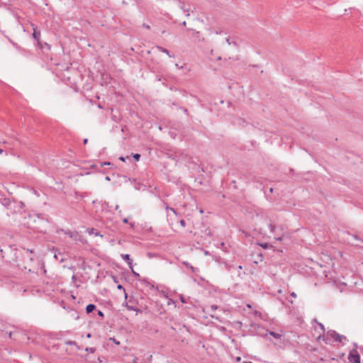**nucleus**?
<instances>
[{"label":"nucleus","mask_w":363,"mask_h":363,"mask_svg":"<svg viewBox=\"0 0 363 363\" xmlns=\"http://www.w3.org/2000/svg\"><path fill=\"white\" fill-rule=\"evenodd\" d=\"M243 363H252V362H250V361H246V362H244Z\"/></svg>","instance_id":"49530a36"},{"label":"nucleus","mask_w":363,"mask_h":363,"mask_svg":"<svg viewBox=\"0 0 363 363\" xmlns=\"http://www.w3.org/2000/svg\"><path fill=\"white\" fill-rule=\"evenodd\" d=\"M68 234H69V237H71V238H72V237H73V233H72V232H69V233H68Z\"/></svg>","instance_id":"4c0bfd02"},{"label":"nucleus","mask_w":363,"mask_h":363,"mask_svg":"<svg viewBox=\"0 0 363 363\" xmlns=\"http://www.w3.org/2000/svg\"><path fill=\"white\" fill-rule=\"evenodd\" d=\"M32 26H33V38L36 40L37 45L38 46V48L40 49L43 50V47L42 45V42L40 41V31L39 30H38L37 27H34V25H32Z\"/></svg>","instance_id":"7ed1b4c3"},{"label":"nucleus","mask_w":363,"mask_h":363,"mask_svg":"<svg viewBox=\"0 0 363 363\" xmlns=\"http://www.w3.org/2000/svg\"><path fill=\"white\" fill-rule=\"evenodd\" d=\"M89 235H94L95 236H97L99 235V232L97 231L96 229L93 228H87L86 230Z\"/></svg>","instance_id":"6e6552de"},{"label":"nucleus","mask_w":363,"mask_h":363,"mask_svg":"<svg viewBox=\"0 0 363 363\" xmlns=\"http://www.w3.org/2000/svg\"><path fill=\"white\" fill-rule=\"evenodd\" d=\"M179 1V3L180 4V8L181 9H182L184 12H186V16H189V9H185V6H184V3L182 1V0H178Z\"/></svg>","instance_id":"1a4fd4ad"},{"label":"nucleus","mask_w":363,"mask_h":363,"mask_svg":"<svg viewBox=\"0 0 363 363\" xmlns=\"http://www.w3.org/2000/svg\"><path fill=\"white\" fill-rule=\"evenodd\" d=\"M183 264L189 268L192 272H195V268L191 265L188 262H183Z\"/></svg>","instance_id":"4468645a"},{"label":"nucleus","mask_w":363,"mask_h":363,"mask_svg":"<svg viewBox=\"0 0 363 363\" xmlns=\"http://www.w3.org/2000/svg\"><path fill=\"white\" fill-rule=\"evenodd\" d=\"M182 25H183L184 26H185L186 25V21H184V22L182 23Z\"/></svg>","instance_id":"c03bdc74"},{"label":"nucleus","mask_w":363,"mask_h":363,"mask_svg":"<svg viewBox=\"0 0 363 363\" xmlns=\"http://www.w3.org/2000/svg\"><path fill=\"white\" fill-rule=\"evenodd\" d=\"M269 228L270 231H271L272 233H274L275 229H276V226H275L274 224L270 223V224L269 225Z\"/></svg>","instance_id":"4be33fe9"},{"label":"nucleus","mask_w":363,"mask_h":363,"mask_svg":"<svg viewBox=\"0 0 363 363\" xmlns=\"http://www.w3.org/2000/svg\"><path fill=\"white\" fill-rule=\"evenodd\" d=\"M96 309V306L94 304H93V303H90V304L86 306V312L87 314H89V313H92Z\"/></svg>","instance_id":"423d86ee"},{"label":"nucleus","mask_w":363,"mask_h":363,"mask_svg":"<svg viewBox=\"0 0 363 363\" xmlns=\"http://www.w3.org/2000/svg\"><path fill=\"white\" fill-rule=\"evenodd\" d=\"M145 284H147V286H150V288H154V286L151 284H150L149 282L147 281H145Z\"/></svg>","instance_id":"c85d7f7f"},{"label":"nucleus","mask_w":363,"mask_h":363,"mask_svg":"<svg viewBox=\"0 0 363 363\" xmlns=\"http://www.w3.org/2000/svg\"><path fill=\"white\" fill-rule=\"evenodd\" d=\"M215 33H216V34H220V33H221V32H220V31H218V30H216Z\"/></svg>","instance_id":"37998d69"},{"label":"nucleus","mask_w":363,"mask_h":363,"mask_svg":"<svg viewBox=\"0 0 363 363\" xmlns=\"http://www.w3.org/2000/svg\"><path fill=\"white\" fill-rule=\"evenodd\" d=\"M315 321L318 323V325L319 328H320V330H322V332L324 333H325V329L324 325H323V324H322L321 323H318V322H317L316 320H315Z\"/></svg>","instance_id":"aec40b11"},{"label":"nucleus","mask_w":363,"mask_h":363,"mask_svg":"<svg viewBox=\"0 0 363 363\" xmlns=\"http://www.w3.org/2000/svg\"><path fill=\"white\" fill-rule=\"evenodd\" d=\"M66 344L69 345H74L76 344V342L74 341H68L66 342Z\"/></svg>","instance_id":"a878e982"},{"label":"nucleus","mask_w":363,"mask_h":363,"mask_svg":"<svg viewBox=\"0 0 363 363\" xmlns=\"http://www.w3.org/2000/svg\"><path fill=\"white\" fill-rule=\"evenodd\" d=\"M0 203H1L3 206H6V207H8V206H10V204H11V201H10V199H8V198H4V199H0Z\"/></svg>","instance_id":"9d476101"},{"label":"nucleus","mask_w":363,"mask_h":363,"mask_svg":"<svg viewBox=\"0 0 363 363\" xmlns=\"http://www.w3.org/2000/svg\"><path fill=\"white\" fill-rule=\"evenodd\" d=\"M42 45H43V49L44 50L45 48H46L48 50H50V45L47 43H42Z\"/></svg>","instance_id":"6ab92c4d"},{"label":"nucleus","mask_w":363,"mask_h":363,"mask_svg":"<svg viewBox=\"0 0 363 363\" xmlns=\"http://www.w3.org/2000/svg\"><path fill=\"white\" fill-rule=\"evenodd\" d=\"M225 41H226V43H227L228 44H229V45H230V44H231V42L230 41V38H227L225 39Z\"/></svg>","instance_id":"7c9ffc66"},{"label":"nucleus","mask_w":363,"mask_h":363,"mask_svg":"<svg viewBox=\"0 0 363 363\" xmlns=\"http://www.w3.org/2000/svg\"><path fill=\"white\" fill-rule=\"evenodd\" d=\"M119 343L120 342L115 339V345H119Z\"/></svg>","instance_id":"ea45409f"},{"label":"nucleus","mask_w":363,"mask_h":363,"mask_svg":"<svg viewBox=\"0 0 363 363\" xmlns=\"http://www.w3.org/2000/svg\"><path fill=\"white\" fill-rule=\"evenodd\" d=\"M2 152H3V150L0 149V154H1Z\"/></svg>","instance_id":"09e8293b"},{"label":"nucleus","mask_w":363,"mask_h":363,"mask_svg":"<svg viewBox=\"0 0 363 363\" xmlns=\"http://www.w3.org/2000/svg\"><path fill=\"white\" fill-rule=\"evenodd\" d=\"M217 308H218V307H217V306H216V305H212V306H211V309L212 311H216V310L217 309Z\"/></svg>","instance_id":"bb28decb"},{"label":"nucleus","mask_w":363,"mask_h":363,"mask_svg":"<svg viewBox=\"0 0 363 363\" xmlns=\"http://www.w3.org/2000/svg\"><path fill=\"white\" fill-rule=\"evenodd\" d=\"M203 233L207 235V236H209V237H211L213 235L212 233H211V230L209 228H206L204 230H203Z\"/></svg>","instance_id":"dca6fc26"},{"label":"nucleus","mask_w":363,"mask_h":363,"mask_svg":"<svg viewBox=\"0 0 363 363\" xmlns=\"http://www.w3.org/2000/svg\"><path fill=\"white\" fill-rule=\"evenodd\" d=\"M179 223H180V225H181L183 228H184V227L186 226V222H185V220H183V219L180 220Z\"/></svg>","instance_id":"393cba45"},{"label":"nucleus","mask_w":363,"mask_h":363,"mask_svg":"<svg viewBox=\"0 0 363 363\" xmlns=\"http://www.w3.org/2000/svg\"><path fill=\"white\" fill-rule=\"evenodd\" d=\"M259 245L265 250L269 249V247H272V245H269L267 242L259 243Z\"/></svg>","instance_id":"2eb2a0df"},{"label":"nucleus","mask_w":363,"mask_h":363,"mask_svg":"<svg viewBox=\"0 0 363 363\" xmlns=\"http://www.w3.org/2000/svg\"><path fill=\"white\" fill-rule=\"evenodd\" d=\"M354 348L352 349L348 356V359L351 363H361L360 362V355L359 354L357 348V344H354Z\"/></svg>","instance_id":"f03ea898"},{"label":"nucleus","mask_w":363,"mask_h":363,"mask_svg":"<svg viewBox=\"0 0 363 363\" xmlns=\"http://www.w3.org/2000/svg\"><path fill=\"white\" fill-rule=\"evenodd\" d=\"M164 204L165 206V208L167 211H172L176 216H177V212L176 211V210L172 207H169L165 202H164Z\"/></svg>","instance_id":"ddd939ff"},{"label":"nucleus","mask_w":363,"mask_h":363,"mask_svg":"<svg viewBox=\"0 0 363 363\" xmlns=\"http://www.w3.org/2000/svg\"><path fill=\"white\" fill-rule=\"evenodd\" d=\"M270 335L273 336L276 339H280L281 335L279 333H274V332H269Z\"/></svg>","instance_id":"f3484780"},{"label":"nucleus","mask_w":363,"mask_h":363,"mask_svg":"<svg viewBox=\"0 0 363 363\" xmlns=\"http://www.w3.org/2000/svg\"><path fill=\"white\" fill-rule=\"evenodd\" d=\"M180 301H181L182 303H186V301H185V299H184V296H180Z\"/></svg>","instance_id":"c756f323"},{"label":"nucleus","mask_w":363,"mask_h":363,"mask_svg":"<svg viewBox=\"0 0 363 363\" xmlns=\"http://www.w3.org/2000/svg\"><path fill=\"white\" fill-rule=\"evenodd\" d=\"M54 257L57 260H59L60 262L64 261L63 255L61 254L60 252H58L57 254L56 252H55Z\"/></svg>","instance_id":"9b49d317"},{"label":"nucleus","mask_w":363,"mask_h":363,"mask_svg":"<svg viewBox=\"0 0 363 363\" xmlns=\"http://www.w3.org/2000/svg\"><path fill=\"white\" fill-rule=\"evenodd\" d=\"M117 288H118V290L121 291V298L123 296V294H122V292H123V294H124V297H125V298L126 300L127 299V294L125 293V289H123V287L121 284H118Z\"/></svg>","instance_id":"f8f14e48"},{"label":"nucleus","mask_w":363,"mask_h":363,"mask_svg":"<svg viewBox=\"0 0 363 363\" xmlns=\"http://www.w3.org/2000/svg\"><path fill=\"white\" fill-rule=\"evenodd\" d=\"M330 338H332L335 342H342L343 340L348 341L347 337L337 333L335 330H329L327 332L326 339L325 340L326 344L330 343Z\"/></svg>","instance_id":"f257e3e1"},{"label":"nucleus","mask_w":363,"mask_h":363,"mask_svg":"<svg viewBox=\"0 0 363 363\" xmlns=\"http://www.w3.org/2000/svg\"><path fill=\"white\" fill-rule=\"evenodd\" d=\"M84 144L86 145L88 143V139L85 138L83 141Z\"/></svg>","instance_id":"c9c22d12"},{"label":"nucleus","mask_w":363,"mask_h":363,"mask_svg":"<svg viewBox=\"0 0 363 363\" xmlns=\"http://www.w3.org/2000/svg\"><path fill=\"white\" fill-rule=\"evenodd\" d=\"M109 340L113 341V338L112 337H111Z\"/></svg>","instance_id":"3c124183"},{"label":"nucleus","mask_w":363,"mask_h":363,"mask_svg":"<svg viewBox=\"0 0 363 363\" xmlns=\"http://www.w3.org/2000/svg\"><path fill=\"white\" fill-rule=\"evenodd\" d=\"M183 110H184V112L186 115H188V110H187L186 108H183Z\"/></svg>","instance_id":"f704fd0d"},{"label":"nucleus","mask_w":363,"mask_h":363,"mask_svg":"<svg viewBox=\"0 0 363 363\" xmlns=\"http://www.w3.org/2000/svg\"><path fill=\"white\" fill-rule=\"evenodd\" d=\"M111 163L110 162H100V167H102L104 165H111Z\"/></svg>","instance_id":"b1692460"},{"label":"nucleus","mask_w":363,"mask_h":363,"mask_svg":"<svg viewBox=\"0 0 363 363\" xmlns=\"http://www.w3.org/2000/svg\"><path fill=\"white\" fill-rule=\"evenodd\" d=\"M68 234H69V237H71V238H72V237H73V233H72V232H69V233H68Z\"/></svg>","instance_id":"58836bf2"},{"label":"nucleus","mask_w":363,"mask_h":363,"mask_svg":"<svg viewBox=\"0 0 363 363\" xmlns=\"http://www.w3.org/2000/svg\"><path fill=\"white\" fill-rule=\"evenodd\" d=\"M106 180H108V181H110V180H111V179H110V177H106Z\"/></svg>","instance_id":"79ce46f5"},{"label":"nucleus","mask_w":363,"mask_h":363,"mask_svg":"<svg viewBox=\"0 0 363 363\" xmlns=\"http://www.w3.org/2000/svg\"><path fill=\"white\" fill-rule=\"evenodd\" d=\"M291 296L292 297H294V298H296V294L295 292H292V293L291 294Z\"/></svg>","instance_id":"2f4dec72"},{"label":"nucleus","mask_w":363,"mask_h":363,"mask_svg":"<svg viewBox=\"0 0 363 363\" xmlns=\"http://www.w3.org/2000/svg\"><path fill=\"white\" fill-rule=\"evenodd\" d=\"M233 44L235 45H237L236 42H233Z\"/></svg>","instance_id":"8fccbe9b"},{"label":"nucleus","mask_w":363,"mask_h":363,"mask_svg":"<svg viewBox=\"0 0 363 363\" xmlns=\"http://www.w3.org/2000/svg\"><path fill=\"white\" fill-rule=\"evenodd\" d=\"M123 222L124 223H128V218H125L123 220Z\"/></svg>","instance_id":"e433bc0d"},{"label":"nucleus","mask_w":363,"mask_h":363,"mask_svg":"<svg viewBox=\"0 0 363 363\" xmlns=\"http://www.w3.org/2000/svg\"><path fill=\"white\" fill-rule=\"evenodd\" d=\"M269 191L270 192H273V188H270Z\"/></svg>","instance_id":"de8ad7c7"},{"label":"nucleus","mask_w":363,"mask_h":363,"mask_svg":"<svg viewBox=\"0 0 363 363\" xmlns=\"http://www.w3.org/2000/svg\"><path fill=\"white\" fill-rule=\"evenodd\" d=\"M125 306L129 311H136L135 303L134 301L129 300L128 301H125Z\"/></svg>","instance_id":"39448f33"},{"label":"nucleus","mask_w":363,"mask_h":363,"mask_svg":"<svg viewBox=\"0 0 363 363\" xmlns=\"http://www.w3.org/2000/svg\"><path fill=\"white\" fill-rule=\"evenodd\" d=\"M157 48L160 51H161V52H162L164 53H166L169 57H174V54H171L167 49L164 48H162L161 46H157Z\"/></svg>","instance_id":"0eeeda50"},{"label":"nucleus","mask_w":363,"mask_h":363,"mask_svg":"<svg viewBox=\"0 0 363 363\" xmlns=\"http://www.w3.org/2000/svg\"><path fill=\"white\" fill-rule=\"evenodd\" d=\"M225 268L228 272H230L233 269L235 268L233 265L225 264Z\"/></svg>","instance_id":"412c9836"},{"label":"nucleus","mask_w":363,"mask_h":363,"mask_svg":"<svg viewBox=\"0 0 363 363\" xmlns=\"http://www.w3.org/2000/svg\"><path fill=\"white\" fill-rule=\"evenodd\" d=\"M133 157V158L135 160V161H138L140 158V155L138 154V153H135V154H131V155Z\"/></svg>","instance_id":"a211bd4d"},{"label":"nucleus","mask_w":363,"mask_h":363,"mask_svg":"<svg viewBox=\"0 0 363 363\" xmlns=\"http://www.w3.org/2000/svg\"><path fill=\"white\" fill-rule=\"evenodd\" d=\"M121 256V257H122L124 260H125V261H126V262H127V264H128V267H130V269H131V271H132V272L133 273V274H134L135 276L138 277V276H139V274H138V273L135 272L133 271V260L130 259V255H129L128 254H125V255H123V254H122Z\"/></svg>","instance_id":"20e7f679"},{"label":"nucleus","mask_w":363,"mask_h":363,"mask_svg":"<svg viewBox=\"0 0 363 363\" xmlns=\"http://www.w3.org/2000/svg\"><path fill=\"white\" fill-rule=\"evenodd\" d=\"M119 160L123 161V162H125L126 160H130V156H126V157L121 156V157H119Z\"/></svg>","instance_id":"5701e85b"},{"label":"nucleus","mask_w":363,"mask_h":363,"mask_svg":"<svg viewBox=\"0 0 363 363\" xmlns=\"http://www.w3.org/2000/svg\"><path fill=\"white\" fill-rule=\"evenodd\" d=\"M238 268L239 269H242V265H239V266L238 267Z\"/></svg>","instance_id":"a19ab883"},{"label":"nucleus","mask_w":363,"mask_h":363,"mask_svg":"<svg viewBox=\"0 0 363 363\" xmlns=\"http://www.w3.org/2000/svg\"><path fill=\"white\" fill-rule=\"evenodd\" d=\"M86 351L89 350V352H94V350L93 348H90V349L86 348Z\"/></svg>","instance_id":"473e14b6"},{"label":"nucleus","mask_w":363,"mask_h":363,"mask_svg":"<svg viewBox=\"0 0 363 363\" xmlns=\"http://www.w3.org/2000/svg\"><path fill=\"white\" fill-rule=\"evenodd\" d=\"M98 315L101 317H104V313L101 311H98Z\"/></svg>","instance_id":"cd10ccee"},{"label":"nucleus","mask_w":363,"mask_h":363,"mask_svg":"<svg viewBox=\"0 0 363 363\" xmlns=\"http://www.w3.org/2000/svg\"><path fill=\"white\" fill-rule=\"evenodd\" d=\"M143 26L147 28V29H150V26L149 25H147L145 23L143 24Z\"/></svg>","instance_id":"72a5a7b5"},{"label":"nucleus","mask_w":363,"mask_h":363,"mask_svg":"<svg viewBox=\"0 0 363 363\" xmlns=\"http://www.w3.org/2000/svg\"><path fill=\"white\" fill-rule=\"evenodd\" d=\"M130 226L133 228L134 226V223H130Z\"/></svg>","instance_id":"a18cd8bd"}]
</instances>
